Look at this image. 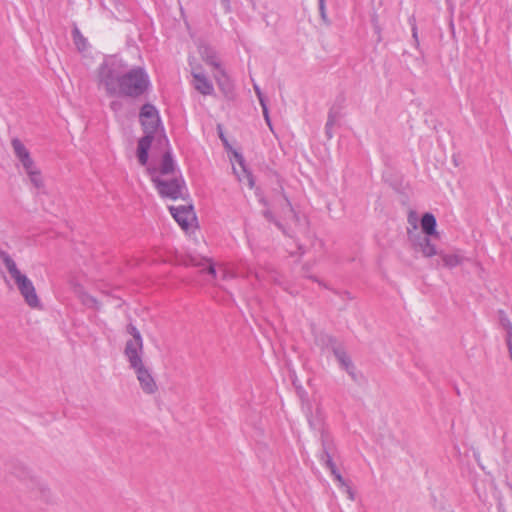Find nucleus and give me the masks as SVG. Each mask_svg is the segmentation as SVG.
I'll return each instance as SVG.
<instances>
[{"label":"nucleus","mask_w":512,"mask_h":512,"mask_svg":"<svg viewBox=\"0 0 512 512\" xmlns=\"http://www.w3.org/2000/svg\"><path fill=\"white\" fill-rule=\"evenodd\" d=\"M99 85L108 96H126L138 98L150 86V79L142 67L124 70L121 61L111 58L104 61L98 68Z\"/></svg>","instance_id":"nucleus-1"},{"label":"nucleus","mask_w":512,"mask_h":512,"mask_svg":"<svg viewBox=\"0 0 512 512\" xmlns=\"http://www.w3.org/2000/svg\"><path fill=\"white\" fill-rule=\"evenodd\" d=\"M147 171L161 197L170 198L172 200L182 197L183 190L185 189V182L181 177H174L170 180H166L157 175V168H148Z\"/></svg>","instance_id":"nucleus-2"},{"label":"nucleus","mask_w":512,"mask_h":512,"mask_svg":"<svg viewBox=\"0 0 512 512\" xmlns=\"http://www.w3.org/2000/svg\"><path fill=\"white\" fill-rule=\"evenodd\" d=\"M318 341L323 347H326L333 352L340 367L355 380L356 369L344 346L335 337L327 334L321 335Z\"/></svg>","instance_id":"nucleus-3"},{"label":"nucleus","mask_w":512,"mask_h":512,"mask_svg":"<svg viewBox=\"0 0 512 512\" xmlns=\"http://www.w3.org/2000/svg\"><path fill=\"white\" fill-rule=\"evenodd\" d=\"M129 367L133 369L139 381L142 391L146 394H154L158 390L150 370L143 363V355L127 358Z\"/></svg>","instance_id":"nucleus-4"},{"label":"nucleus","mask_w":512,"mask_h":512,"mask_svg":"<svg viewBox=\"0 0 512 512\" xmlns=\"http://www.w3.org/2000/svg\"><path fill=\"white\" fill-rule=\"evenodd\" d=\"M308 422H309V425L311 428L321 429L320 440H321L322 451L319 455L320 462H322L325 466H332V464L334 463L333 462V454H334V450H335V445H334L332 438L330 437V435L327 431L322 429L320 420L314 421L308 416Z\"/></svg>","instance_id":"nucleus-5"},{"label":"nucleus","mask_w":512,"mask_h":512,"mask_svg":"<svg viewBox=\"0 0 512 512\" xmlns=\"http://www.w3.org/2000/svg\"><path fill=\"white\" fill-rule=\"evenodd\" d=\"M140 121L146 135H155L160 125L157 109L152 104H144L140 110Z\"/></svg>","instance_id":"nucleus-6"},{"label":"nucleus","mask_w":512,"mask_h":512,"mask_svg":"<svg viewBox=\"0 0 512 512\" xmlns=\"http://www.w3.org/2000/svg\"><path fill=\"white\" fill-rule=\"evenodd\" d=\"M14 282L29 307L37 308L40 306V300L37 296L35 287L32 281L25 274L14 279Z\"/></svg>","instance_id":"nucleus-7"},{"label":"nucleus","mask_w":512,"mask_h":512,"mask_svg":"<svg viewBox=\"0 0 512 512\" xmlns=\"http://www.w3.org/2000/svg\"><path fill=\"white\" fill-rule=\"evenodd\" d=\"M126 332L131 335V339L126 341L124 348L125 357L129 358L137 355H143L144 346L140 331L135 325L129 323L126 327Z\"/></svg>","instance_id":"nucleus-8"},{"label":"nucleus","mask_w":512,"mask_h":512,"mask_svg":"<svg viewBox=\"0 0 512 512\" xmlns=\"http://www.w3.org/2000/svg\"><path fill=\"white\" fill-rule=\"evenodd\" d=\"M429 236L420 232H408V237L414 250L422 253L425 257H432L437 254L436 247L431 243Z\"/></svg>","instance_id":"nucleus-9"},{"label":"nucleus","mask_w":512,"mask_h":512,"mask_svg":"<svg viewBox=\"0 0 512 512\" xmlns=\"http://www.w3.org/2000/svg\"><path fill=\"white\" fill-rule=\"evenodd\" d=\"M169 210L173 218L184 230H187L191 222L196 219L192 205L170 206Z\"/></svg>","instance_id":"nucleus-10"},{"label":"nucleus","mask_w":512,"mask_h":512,"mask_svg":"<svg viewBox=\"0 0 512 512\" xmlns=\"http://www.w3.org/2000/svg\"><path fill=\"white\" fill-rule=\"evenodd\" d=\"M220 137L223 140L225 147L228 148L232 153V158H231L232 163L233 164L236 163L239 165L241 171L243 172V174L245 175V177L248 180L249 186L253 187L254 181H253L251 173L248 171V169L246 167L245 159H244L243 155L241 153H239L238 151L232 149V147L229 145L228 141L223 137L222 134L220 135ZM233 170H234V173L237 174L239 180H242L240 174L238 173V171L234 165H233Z\"/></svg>","instance_id":"nucleus-11"},{"label":"nucleus","mask_w":512,"mask_h":512,"mask_svg":"<svg viewBox=\"0 0 512 512\" xmlns=\"http://www.w3.org/2000/svg\"><path fill=\"white\" fill-rule=\"evenodd\" d=\"M11 145L15 156L20 161L25 171L35 166V163L30 156V152L18 138L12 139Z\"/></svg>","instance_id":"nucleus-12"},{"label":"nucleus","mask_w":512,"mask_h":512,"mask_svg":"<svg viewBox=\"0 0 512 512\" xmlns=\"http://www.w3.org/2000/svg\"><path fill=\"white\" fill-rule=\"evenodd\" d=\"M193 86L202 95H212L214 87L212 82L202 72H192Z\"/></svg>","instance_id":"nucleus-13"},{"label":"nucleus","mask_w":512,"mask_h":512,"mask_svg":"<svg viewBox=\"0 0 512 512\" xmlns=\"http://www.w3.org/2000/svg\"><path fill=\"white\" fill-rule=\"evenodd\" d=\"M154 139L153 135H146L139 139L137 146V157L139 163L144 166L148 161V152L151 147L152 141Z\"/></svg>","instance_id":"nucleus-14"},{"label":"nucleus","mask_w":512,"mask_h":512,"mask_svg":"<svg viewBox=\"0 0 512 512\" xmlns=\"http://www.w3.org/2000/svg\"><path fill=\"white\" fill-rule=\"evenodd\" d=\"M214 77L224 95L227 98H231L233 96V85L225 71L222 68L218 69Z\"/></svg>","instance_id":"nucleus-15"},{"label":"nucleus","mask_w":512,"mask_h":512,"mask_svg":"<svg viewBox=\"0 0 512 512\" xmlns=\"http://www.w3.org/2000/svg\"><path fill=\"white\" fill-rule=\"evenodd\" d=\"M436 226H437V222H436V218L433 214L428 213V212L423 214V216L421 218L422 231L420 233H422L424 235H430V236L436 235L437 234Z\"/></svg>","instance_id":"nucleus-16"},{"label":"nucleus","mask_w":512,"mask_h":512,"mask_svg":"<svg viewBox=\"0 0 512 512\" xmlns=\"http://www.w3.org/2000/svg\"><path fill=\"white\" fill-rule=\"evenodd\" d=\"M0 260L6 267L8 273L10 274V276L13 280L16 279L17 277H19L20 275H22L20 270L17 268L15 261L11 258V256L6 251L0 250Z\"/></svg>","instance_id":"nucleus-17"},{"label":"nucleus","mask_w":512,"mask_h":512,"mask_svg":"<svg viewBox=\"0 0 512 512\" xmlns=\"http://www.w3.org/2000/svg\"><path fill=\"white\" fill-rule=\"evenodd\" d=\"M0 260L6 267L8 273L10 274V276L13 280L16 279L17 277H19L20 275H22L20 270L17 268L15 261L11 258V256L6 251L0 250Z\"/></svg>","instance_id":"nucleus-18"},{"label":"nucleus","mask_w":512,"mask_h":512,"mask_svg":"<svg viewBox=\"0 0 512 512\" xmlns=\"http://www.w3.org/2000/svg\"><path fill=\"white\" fill-rule=\"evenodd\" d=\"M175 169V163L172 158L171 152L166 151L162 157V161L160 164L159 169H157V172H159L161 175H169L171 174Z\"/></svg>","instance_id":"nucleus-19"},{"label":"nucleus","mask_w":512,"mask_h":512,"mask_svg":"<svg viewBox=\"0 0 512 512\" xmlns=\"http://www.w3.org/2000/svg\"><path fill=\"white\" fill-rule=\"evenodd\" d=\"M440 257L443 261L444 266L448 268H454L458 265H461L464 260H466L465 257L459 255V254H444L441 253Z\"/></svg>","instance_id":"nucleus-20"},{"label":"nucleus","mask_w":512,"mask_h":512,"mask_svg":"<svg viewBox=\"0 0 512 512\" xmlns=\"http://www.w3.org/2000/svg\"><path fill=\"white\" fill-rule=\"evenodd\" d=\"M26 173L30 179V182L33 184V186L35 188L40 189L43 187L44 183H43L42 175H41L40 170L37 169L36 166L26 170Z\"/></svg>","instance_id":"nucleus-21"},{"label":"nucleus","mask_w":512,"mask_h":512,"mask_svg":"<svg viewBox=\"0 0 512 512\" xmlns=\"http://www.w3.org/2000/svg\"><path fill=\"white\" fill-rule=\"evenodd\" d=\"M202 57L203 59L206 61L207 64L213 66L214 68H216L217 70L220 69V63L219 61L217 60L215 54L213 51L211 50H208V49H205L203 52H202Z\"/></svg>","instance_id":"nucleus-22"},{"label":"nucleus","mask_w":512,"mask_h":512,"mask_svg":"<svg viewBox=\"0 0 512 512\" xmlns=\"http://www.w3.org/2000/svg\"><path fill=\"white\" fill-rule=\"evenodd\" d=\"M336 120H337L336 113L333 110H330V112L328 114V119H327V122L325 125V133L329 139H331L333 137L332 128H333L334 124L336 123Z\"/></svg>","instance_id":"nucleus-23"},{"label":"nucleus","mask_w":512,"mask_h":512,"mask_svg":"<svg viewBox=\"0 0 512 512\" xmlns=\"http://www.w3.org/2000/svg\"><path fill=\"white\" fill-rule=\"evenodd\" d=\"M499 320H500L501 326L507 332V337L512 335V323L509 320V318L507 317L506 313L504 311H502V310L499 311Z\"/></svg>","instance_id":"nucleus-24"},{"label":"nucleus","mask_w":512,"mask_h":512,"mask_svg":"<svg viewBox=\"0 0 512 512\" xmlns=\"http://www.w3.org/2000/svg\"><path fill=\"white\" fill-rule=\"evenodd\" d=\"M73 39L74 43L77 46L79 50H84L86 47V39L83 37V35L80 33V31L75 28L73 30Z\"/></svg>","instance_id":"nucleus-25"},{"label":"nucleus","mask_w":512,"mask_h":512,"mask_svg":"<svg viewBox=\"0 0 512 512\" xmlns=\"http://www.w3.org/2000/svg\"><path fill=\"white\" fill-rule=\"evenodd\" d=\"M82 303L87 307L94 308L96 310L100 308V303L98 302V300L89 294H83Z\"/></svg>","instance_id":"nucleus-26"},{"label":"nucleus","mask_w":512,"mask_h":512,"mask_svg":"<svg viewBox=\"0 0 512 512\" xmlns=\"http://www.w3.org/2000/svg\"><path fill=\"white\" fill-rule=\"evenodd\" d=\"M326 468L330 470L331 474L333 475L334 479L339 483L340 487L344 488L347 485L346 481L344 480L340 472L337 470L335 463H333L332 466H326Z\"/></svg>","instance_id":"nucleus-27"},{"label":"nucleus","mask_w":512,"mask_h":512,"mask_svg":"<svg viewBox=\"0 0 512 512\" xmlns=\"http://www.w3.org/2000/svg\"><path fill=\"white\" fill-rule=\"evenodd\" d=\"M263 216L269 221L274 223L280 230H282L285 233L283 225L275 219L274 215L270 210L263 211Z\"/></svg>","instance_id":"nucleus-28"},{"label":"nucleus","mask_w":512,"mask_h":512,"mask_svg":"<svg viewBox=\"0 0 512 512\" xmlns=\"http://www.w3.org/2000/svg\"><path fill=\"white\" fill-rule=\"evenodd\" d=\"M318 6H319V13L321 16V19L325 24H329V20L326 14V6H325V0H318Z\"/></svg>","instance_id":"nucleus-29"},{"label":"nucleus","mask_w":512,"mask_h":512,"mask_svg":"<svg viewBox=\"0 0 512 512\" xmlns=\"http://www.w3.org/2000/svg\"><path fill=\"white\" fill-rule=\"evenodd\" d=\"M261 108H262V112H263V116H264L266 124L268 125L269 129L271 131H273V126H272V122H271V119H270V116H269V110H268V107H267V102H263L262 101Z\"/></svg>","instance_id":"nucleus-30"},{"label":"nucleus","mask_w":512,"mask_h":512,"mask_svg":"<svg viewBox=\"0 0 512 512\" xmlns=\"http://www.w3.org/2000/svg\"><path fill=\"white\" fill-rule=\"evenodd\" d=\"M122 102L119 101V100H114L110 103V108L112 111H114L115 113L121 111L122 109Z\"/></svg>","instance_id":"nucleus-31"},{"label":"nucleus","mask_w":512,"mask_h":512,"mask_svg":"<svg viewBox=\"0 0 512 512\" xmlns=\"http://www.w3.org/2000/svg\"><path fill=\"white\" fill-rule=\"evenodd\" d=\"M254 90H255V93H256L257 98L259 100V103L262 106V101L266 102V98L264 97L263 93L261 92L259 86H257L256 84H254Z\"/></svg>","instance_id":"nucleus-32"},{"label":"nucleus","mask_w":512,"mask_h":512,"mask_svg":"<svg viewBox=\"0 0 512 512\" xmlns=\"http://www.w3.org/2000/svg\"><path fill=\"white\" fill-rule=\"evenodd\" d=\"M408 222L413 227L412 232H418L417 231V219H416V217H414L413 213H410V215L408 217ZM408 232H411V231L409 230Z\"/></svg>","instance_id":"nucleus-33"},{"label":"nucleus","mask_w":512,"mask_h":512,"mask_svg":"<svg viewBox=\"0 0 512 512\" xmlns=\"http://www.w3.org/2000/svg\"><path fill=\"white\" fill-rule=\"evenodd\" d=\"M235 277V274L232 273L231 271L223 268L221 270V279L223 280H227V279H231V278H234Z\"/></svg>","instance_id":"nucleus-34"},{"label":"nucleus","mask_w":512,"mask_h":512,"mask_svg":"<svg viewBox=\"0 0 512 512\" xmlns=\"http://www.w3.org/2000/svg\"><path fill=\"white\" fill-rule=\"evenodd\" d=\"M506 342H507V347L509 350L510 358L512 360V335H510L509 337H506Z\"/></svg>","instance_id":"nucleus-35"},{"label":"nucleus","mask_w":512,"mask_h":512,"mask_svg":"<svg viewBox=\"0 0 512 512\" xmlns=\"http://www.w3.org/2000/svg\"><path fill=\"white\" fill-rule=\"evenodd\" d=\"M207 273L212 275V276H214V277L216 276L217 271H216V269H215V267H214V265L212 263H209V265L207 267Z\"/></svg>","instance_id":"nucleus-36"},{"label":"nucleus","mask_w":512,"mask_h":512,"mask_svg":"<svg viewBox=\"0 0 512 512\" xmlns=\"http://www.w3.org/2000/svg\"><path fill=\"white\" fill-rule=\"evenodd\" d=\"M344 489H345V492L348 495V498L353 501L354 500V493H353L352 489L348 485H346L344 487Z\"/></svg>","instance_id":"nucleus-37"},{"label":"nucleus","mask_w":512,"mask_h":512,"mask_svg":"<svg viewBox=\"0 0 512 512\" xmlns=\"http://www.w3.org/2000/svg\"><path fill=\"white\" fill-rule=\"evenodd\" d=\"M284 200H285L286 208L288 209V211L291 214L295 215L293 207H292L291 203L289 202V200L286 197H284Z\"/></svg>","instance_id":"nucleus-38"},{"label":"nucleus","mask_w":512,"mask_h":512,"mask_svg":"<svg viewBox=\"0 0 512 512\" xmlns=\"http://www.w3.org/2000/svg\"><path fill=\"white\" fill-rule=\"evenodd\" d=\"M221 4L225 8L226 12L230 10V1L229 0H221Z\"/></svg>","instance_id":"nucleus-39"},{"label":"nucleus","mask_w":512,"mask_h":512,"mask_svg":"<svg viewBox=\"0 0 512 512\" xmlns=\"http://www.w3.org/2000/svg\"><path fill=\"white\" fill-rule=\"evenodd\" d=\"M255 277L258 280H262L264 278V276L260 272H255Z\"/></svg>","instance_id":"nucleus-40"},{"label":"nucleus","mask_w":512,"mask_h":512,"mask_svg":"<svg viewBox=\"0 0 512 512\" xmlns=\"http://www.w3.org/2000/svg\"><path fill=\"white\" fill-rule=\"evenodd\" d=\"M413 36H414L415 38H416V36H417V33H416V29H415V28H413Z\"/></svg>","instance_id":"nucleus-41"},{"label":"nucleus","mask_w":512,"mask_h":512,"mask_svg":"<svg viewBox=\"0 0 512 512\" xmlns=\"http://www.w3.org/2000/svg\"><path fill=\"white\" fill-rule=\"evenodd\" d=\"M318 284H319L320 286H323V285H324L321 281H318Z\"/></svg>","instance_id":"nucleus-42"},{"label":"nucleus","mask_w":512,"mask_h":512,"mask_svg":"<svg viewBox=\"0 0 512 512\" xmlns=\"http://www.w3.org/2000/svg\"><path fill=\"white\" fill-rule=\"evenodd\" d=\"M318 284H319L320 286H323V285H324L321 281H318Z\"/></svg>","instance_id":"nucleus-43"},{"label":"nucleus","mask_w":512,"mask_h":512,"mask_svg":"<svg viewBox=\"0 0 512 512\" xmlns=\"http://www.w3.org/2000/svg\"><path fill=\"white\" fill-rule=\"evenodd\" d=\"M318 284H319L320 286H323V285H324L321 281H318Z\"/></svg>","instance_id":"nucleus-44"}]
</instances>
